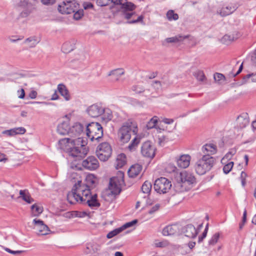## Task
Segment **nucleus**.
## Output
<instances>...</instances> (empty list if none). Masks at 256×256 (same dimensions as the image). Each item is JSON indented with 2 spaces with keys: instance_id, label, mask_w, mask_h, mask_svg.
<instances>
[{
  "instance_id": "16",
  "label": "nucleus",
  "mask_w": 256,
  "mask_h": 256,
  "mask_svg": "<svg viewBox=\"0 0 256 256\" xmlns=\"http://www.w3.org/2000/svg\"><path fill=\"white\" fill-rule=\"evenodd\" d=\"M68 4L60 3L58 8L59 12L62 14H70L74 12L79 8V5L74 4Z\"/></svg>"
},
{
  "instance_id": "6",
  "label": "nucleus",
  "mask_w": 256,
  "mask_h": 256,
  "mask_svg": "<svg viewBox=\"0 0 256 256\" xmlns=\"http://www.w3.org/2000/svg\"><path fill=\"white\" fill-rule=\"evenodd\" d=\"M83 192V197L81 204H86L92 209H96L100 206V203L98 200V195L92 194L90 190H80Z\"/></svg>"
},
{
  "instance_id": "37",
  "label": "nucleus",
  "mask_w": 256,
  "mask_h": 256,
  "mask_svg": "<svg viewBox=\"0 0 256 256\" xmlns=\"http://www.w3.org/2000/svg\"><path fill=\"white\" fill-rule=\"evenodd\" d=\"M188 36H183L182 35H178L173 37L166 38L165 40L168 43H176L182 41L187 38Z\"/></svg>"
},
{
  "instance_id": "48",
  "label": "nucleus",
  "mask_w": 256,
  "mask_h": 256,
  "mask_svg": "<svg viewBox=\"0 0 256 256\" xmlns=\"http://www.w3.org/2000/svg\"><path fill=\"white\" fill-rule=\"evenodd\" d=\"M78 8L74 12V18L76 20H78L82 18L84 15V12L82 10H78Z\"/></svg>"
},
{
  "instance_id": "59",
  "label": "nucleus",
  "mask_w": 256,
  "mask_h": 256,
  "mask_svg": "<svg viewBox=\"0 0 256 256\" xmlns=\"http://www.w3.org/2000/svg\"><path fill=\"white\" fill-rule=\"evenodd\" d=\"M4 250L6 252H7L11 254H20L22 252V251H21V250H10L8 248H5Z\"/></svg>"
},
{
  "instance_id": "2",
  "label": "nucleus",
  "mask_w": 256,
  "mask_h": 256,
  "mask_svg": "<svg viewBox=\"0 0 256 256\" xmlns=\"http://www.w3.org/2000/svg\"><path fill=\"white\" fill-rule=\"evenodd\" d=\"M138 131L136 122L132 119H128L118 130V136L120 142L122 144L128 142L131 138V132L136 134Z\"/></svg>"
},
{
  "instance_id": "63",
  "label": "nucleus",
  "mask_w": 256,
  "mask_h": 256,
  "mask_svg": "<svg viewBox=\"0 0 256 256\" xmlns=\"http://www.w3.org/2000/svg\"><path fill=\"white\" fill-rule=\"evenodd\" d=\"M207 232H203L202 234L198 236V242L200 243L204 238H205L207 235Z\"/></svg>"
},
{
  "instance_id": "4",
  "label": "nucleus",
  "mask_w": 256,
  "mask_h": 256,
  "mask_svg": "<svg viewBox=\"0 0 256 256\" xmlns=\"http://www.w3.org/2000/svg\"><path fill=\"white\" fill-rule=\"evenodd\" d=\"M214 164V158L209 154H204L196 162L194 165L195 171L198 175H204L212 169Z\"/></svg>"
},
{
  "instance_id": "22",
  "label": "nucleus",
  "mask_w": 256,
  "mask_h": 256,
  "mask_svg": "<svg viewBox=\"0 0 256 256\" xmlns=\"http://www.w3.org/2000/svg\"><path fill=\"white\" fill-rule=\"evenodd\" d=\"M26 132V130L24 127H18L4 130L2 134L8 136H14L17 134H23Z\"/></svg>"
},
{
  "instance_id": "35",
  "label": "nucleus",
  "mask_w": 256,
  "mask_h": 256,
  "mask_svg": "<svg viewBox=\"0 0 256 256\" xmlns=\"http://www.w3.org/2000/svg\"><path fill=\"white\" fill-rule=\"evenodd\" d=\"M39 42L40 40L37 37L33 36L26 39L24 44L28 45L30 48H33Z\"/></svg>"
},
{
  "instance_id": "11",
  "label": "nucleus",
  "mask_w": 256,
  "mask_h": 256,
  "mask_svg": "<svg viewBox=\"0 0 256 256\" xmlns=\"http://www.w3.org/2000/svg\"><path fill=\"white\" fill-rule=\"evenodd\" d=\"M202 226L203 224L202 222L200 224L197 228L192 224H188L182 228V232L188 238H194L196 237Z\"/></svg>"
},
{
  "instance_id": "46",
  "label": "nucleus",
  "mask_w": 256,
  "mask_h": 256,
  "mask_svg": "<svg viewBox=\"0 0 256 256\" xmlns=\"http://www.w3.org/2000/svg\"><path fill=\"white\" fill-rule=\"evenodd\" d=\"M72 215L73 217L84 218L88 216V214L86 212L73 211Z\"/></svg>"
},
{
  "instance_id": "62",
  "label": "nucleus",
  "mask_w": 256,
  "mask_h": 256,
  "mask_svg": "<svg viewBox=\"0 0 256 256\" xmlns=\"http://www.w3.org/2000/svg\"><path fill=\"white\" fill-rule=\"evenodd\" d=\"M56 0H40L43 4L50 5L52 4L55 2Z\"/></svg>"
},
{
  "instance_id": "52",
  "label": "nucleus",
  "mask_w": 256,
  "mask_h": 256,
  "mask_svg": "<svg viewBox=\"0 0 256 256\" xmlns=\"http://www.w3.org/2000/svg\"><path fill=\"white\" fill-rule=\"evenodd\" d=\"M137 222H138L137 220H134L131 222L126 223L122 226V227L124 228V230H125L128 228H130V227L133 226L134 224H136Z\"/></svg>"
},
{
  "instance_id": "3",
  "label": "nucleus",
  "mask_w": 256,
  "mask_h": 256,
  "mask_svg": "<svg viewBox=\"0 0 256 256\" xmlns=\"http://www.w3.org/2000/svg\"><path fill=\"white\" fill-rule=\"evenodd\" d=\"M72 146L68 151L70 156L72 157L82 158L88 152L86 147V142L82 137H78L71 140Z\"/></svg>"
},
{
  "instance_id": "27",
  "label": "nucleus",
  "mask_w": 256,
  "mask_h": 256,
  "mask_svg": "<svg viewBox=\"0 0 256 256\" xmlns=\"http://www.w3.org/2000/svg\"><path fill=\"white\" fill-rule=\"evenodd\" d=\"M142 170V166L135 164L130 166L128 170V174L130 178H134L140 174Z\"/></svg>"
},
{
  "instance_id": "9",
  "label": "nucleus",
  "mask_w": 256,
  "mask_h": 256,
  "mask_svg": "<svg viewBox=\"0 0 256 256\" xmlns=\"http://www.w3.org/2000/svg\"><path fill=\"white\" fill-rule=\"evenodd\" d=\"M96 152L100 160L106 162L110 157L112 148L109 143L104 142L97 146Z\"/></svg>"
},
{
  "instance_id": "60",
  "label": "nucleus",
  "mask_w": 256,
  "mask_h": 256,
  "mask_svg": "<svg viewBox=\"0 0 256 256\" xmlns=\"http://www.w3.org/2000/svg\"><path fill=\"white\" fill-rule=\"evenodd\" d=\"M93 6V4L90 2H86L83 4V7L85 10L92 8Z\"/></svg>"
},
{
  "instance_id": "26",
  "label": "nucleus",
  "mask_w": 256,
  "mask_h": 256,
  "mask_svg": "<svg viewBox=\"0 0 256 256\" xmlns=\"http://www.w3.org/2000/svg\"><path fill=\"white\" fill-rule=\"evenodd\" d=\"M240 36L241 34L238 32L234 31L232 32H229L225 34V43L227 44H230Z\"/></svg>"
},
{
  "instance_id": "24",
  "label": "nucleus",
  "mask_w": 256,
  "mask_h": 256,
  "mask_svg": "<svg viewBox=\"0 0 256 256\" xmlns=\"http://www.w3.org/2000/svg\"><path fill=\"white\" fill-rule=\"evenodd\" d=\"M179 228L177 224H172L165 226L162 231L164 236L174 235L178 232Z\"/></svg>"
},
{
  "instance_id": "41",
  "label": "nucleus",
  "mask_w": 256,
  "mask_h": 256,
  "mask_svg": "<svg viewBox=\"0 0 256 256\" xmlns=\"http://www.w3.org/2000/svg\"><path fill=\"white\" fill-rule=\"evenodd\" d=\"M158 117L154 116L147 123L146 127L148 129L154 128L158 122Z\"/></svg>"
},
{
  "instance_id": "29",
  "label": "nucleus",
  "mask_w": 256,
  "mask_h": 256,
  "mask_svg": "<svg viewBox=\"0 0 256 256\" xmlns=\"http://www.w3.org/2000/svg\"><path fill=\"white\" fill-rule=\"evenodd\" d=\"M126 162V157L124 154H120L118 155L115 163L114 166L116 169L121 168Z\"/></svg>"
},
{
  "instance_id": "12",
  "label": "nucleus",
  "mask_w": 256,
  "mask_h": 256,
  "mask_svg": "<svg viewBox=\"0 0 256 256\" xmlns=\"http://www.w3.org/2000/svg\"><path fill=\"white\" fill-rule=\"evenodd\" d=\"M156 148L150 141H146L142 144L141 154L146 158L152 159L156 154Z\"/></svg>"
},
{
  "instance_id": "43",
  "label": "nucleus",
  "mask_w": 256,
  "mask_h": 256,
  "mask_svg": "<svg viewBox=\"0 0 256 256\" xmlns=\"http://www.w3.org/2000/svg\"><path fill=\"white\" fill-rule=\"evenodd\" d=\"M170 243L167 240H162L161 241L156 240L154 246L157 248H165L169 245Z\"/></svg>"
},
{
  "instance_id": "10",
  "label": "nucleus",
  "mask_w": 256,
  "mask_h": 256,
  "mask_svg": "<svg viewBox=\"0 0 256 256\" xmlns=\"http://www.w3.org/2000/svg\"><path fill=\"white\" fill-rule=\"evenodd\" d=\"M172 187L170 181L166 178L161 177L155 180L154 189L156 192L160 194H166Z\"/></svg>"
},
{
  "instance_id": "20",
  "label": "nucleus",
  "mask_w": 256,
  "mask_h": 256,
  "mask_svg": "<svg viewBox=\"0 0 256 256\" xmlns=\"http://www.w3.org/2000/svg\"><path fill=\"white\" fill-rule=\"evenodd\" d=\"M249 123L248 116L247 113L240 114L236 118V126L238 128H242L246 127Z\"/></svg>"
},
{
  "instance_id": "14",
  "label": "nucleus",
  "mask_w": 256,
  "mask_h": 256,
  "mask_svg": "<svg viewBox=\"0 0 256 256\" xmlns=\"http://www.w3.org/2000/svg\"><path fill=\"white\" fill-rule=\"evenodd\" d=\"M33 222L34 224V229L38 234L43 236L48 234L50 230L43 221L35 218L33 220Z\"/></svg>"
},
{
  "instance_id": "40",
  "label": "nucleus",
  "mask_w": 256,
  "mask_h": 256,
  "mask_svg": "<svg viewBox=\"0 0 256 256\" xmlns=\"http://www.w3.org/2000/svg\"><path fill=\"white\" fill-rule=\"evenodd\" d=\"M152 184L150 182H145L142 186V191L143 193L148 194L151 190Z\"/></svg>"
},
{
  "instance_id": "31",
  "label": "nucleus",
  "mask_w": 256,
  "mask_h": 256,
  "mask_svg": "<svg viewBox=\"0 0 256 256\" xmlns=\"http://www.w3.org/2000/svg\"><path fill=\"white\" fill-rule=\"evenodd\" d=\"M103 112H102V120L106 123L112 120V112L110 109L108 108H103Z\"/></svg>"
},
{
  "instance_id": "8",
  "label": "nucleus",
  "mask_w": 256,
  "mask_h": 256,
  "mask_svg": "<svg viewBox=\"0 0 256 256\" xmlns=\"http://www.w3.org/2000/svg\"><path fill=\"white\" fill-rule=\"evenodd\" d=\"M78 184H75L72 189L67 194V200L70 204H74L77 202L80 203L83 197V192L80 190H84V187L78 186Z\"/></svg>"
},
{
  "instance_id": "33",
  "label": "nucleus",
  "mask_w": 256,
  "mask_h": 256,
  "mask_svg": "<svg viewBox=\"0 0 256 256\" xmlns=\"http://www.w3.org/2000/svg\"><path fill=\"white\" fill-rule=\"evenodd\" d=\"M124 74V70L123 68H120L110 71L108 75L109 76H112L114 80L117 81L119 80L120 78Z\"/></svg>"
},
{
  "instance_id": "51",
  "label": "nucleus",
  "mask_w": 256,
  "mask_h": 256,
  "mask_svg": "<svg viewBox=\"0 0 256 256\" xmlns=\"http://www.w3.org/2000/svg\"><path fill=\"white\" fill-rule=\"evenodd\" d=\"M110 0H96V3L98 6H104L108 5L110 4Z\"/></svg>"
},
{
  "instance_id": "36",
  "label": "nucleus",
  "mask_w": 256,
  "mask_h": 256,
  "mask_svg": "<svg viewBox=\"0 0 256 256\" xmlns=\"http://www.w3.org/2000/svg\"><path fill=\"white\" fill-rule=\"evenodd\" d=\"M32 215L33 216H38L43 212V208L38 204H34L31 206Z\"/></svg>"
},
{
  "instance_id": "44",
  "label": "nucleus",
  "mask_w": 256,
  "mask_h": 256,
  "mask_svg": "<svg viewBox=\"0 0 256 256\" xmlns=\"http://www.w3.org/2000/svg\"><path fill=\"white\" fill-rule=\"evenodd\" d=\"M140 142V140L139 138H134L129 144L128 148L130 150H134L135 149V148Z\"/></svg>"
},
{
  "instance_id": "19",
  "label": "nucleus",
  "mask_w": 256,
  "mask_h": 256,
  "mask_svg": "<svg viewBox=\"0 0 256 256\" xmlns=\"http://www.w3.org/2000/svg\"><path fill=\"white\" fill-rule=\"evenodd\" d=\"M86 128V124L83 125L80 122H76L70 127V136L72 137H79L84 132Z\"/></svg>"
},
{
  "instance_id": "45",
  "label": "nucleus",
  "mask_w": 256,
  "mask_h": 256,
  "mask_svg": "<svg viewBox=\"0 0 256 256\" xmlns=\"http://www.w3.org/2000/svg\"><path fill=\"white\" fill-rule=\"evenodd\" d=\"M237 8L236 4L227 6L225 8V15H229L234 12Z\"/></svg>"
},
{
  "instance_id": "25",
  "label": "nucleus",
  "mask_w": 256,
  "mask_h": 256,
  "mask_svg": "<svg viewBox=\"0 0 256 256\" xmlns=\"http://www.w3.org/2000/svg\"><path fill=\"white\" fill-rule=\"evenodd\" d=\"M202 151L204 154H209L210 156L216 152V146L212 143L206 144L202 146Z\"/></svg>"
},
{
  "instance_id": "13",
  "label": "nucleus",
  "mask_w": 256,
  "mask_h": 256,
  "mask_svg": "<svg viewBox=\"0 0 256 256\" xmlns=\"http://www.w3.org/2000/svg\"><path fill=\"white\" fill-rule=\"evenodd\" d=\"M136 8V6L131 2H124L121 6L122 16L128 20H130L136 14L134 12Z\"/></svg>"
},
{
  "instance_id": "61",
  "label": "nucleus",
  "mask_w": 256,
  "mask_h": 256,
  "mask_svg": "<svg viewBox=\"0 0 256 256\" xmlns=\"http://www.w3.org/2000/svg\"><path fill=\"white\" fill-rule=\"evenodd\" d=\"M152 86L157 90H159L161 88V84L160 81H154Z\"/></svg>"
},
{
  "instance_id": "55",
  "label": "nucleus",
  "mask_w": 256,
  "mask_h": 256,
  "mask_svg": "<svg viewBox=\"0 0 256 256\" xmlns=\"http://www.w3.org/2000/svg\"><path fill=\"white\" fill-rule=\"evenodd\" d=\"M224 78V76L220 73H215L214 75V78L216 82H219Z\"/></svg>"
},
{
  "instance_id": "23",
  "label": "nucleus",
  "mask_w": 256,
  "mask_h": 256,
  "mask_svg": "<svg viewBox=\"0 0 256 256\" xmlns=\"http://www.w3.org/2000/svg\"><path fill=\"white\" fill-rule=\"evenodd\" d=\"M70 122L68 120L64 121L60 124L57 127V132L61 135L70 134Z\"/></svg>"
},
{
  "instance_id": "34",
  "label": "nucleus",
  "mask_w": 256,
  "mask_h": 256,
  "mask_svg": "<svg viewBox=\"0 0 256 256\" xmlns=\"http://www.w3.org/2000/svg\"><path fill=\"white\" fill-rule=\"evenodd\" d=\"M256 82V72L249 74L242 78V84H244L248 82Z\"/></svg>"
},
{
  "instance_id": "58",
  "label": "nucleus",
  "mask_w": 256,
  "mask_h": 256,
  "mask_svg": "<svg viewBox=\"0 0 256 256\" xmlns=\"http://www.w3.org/2000/svg\"><path fill=\"white\" fill-rule=\"evenodd\" d=\"M236 150L234 149L231 150L229 152H228L226 155L225 158L228 159H230L232 156L236 154Z\"/></svg>"
},
{
  "instance_id": "42",
  "label": "nucleus",
  "mask_w": 256,
  "mask_h": 256,
  "mask_svg": "<svg viewBox=\"0 0 256 256\" xmlns=\"http://www.w3.org/2000/svg\"><path fill=\"white\" fill-rule=\"evenodd\" d=\"M220 234L219 232H216L214 234L209 240L208 244L210 246L214 245L220 238Z\"/></svg>"
},
{
  "instance_id": "38",
  "label": "nucleus",
  "mask_w": 256,
  "mask_h": 256,
  "mask_svg": "<svg viewBox=\"0 0 256 256\" xmlns=\"http://www.w3.org/2000/svg\"><path fill=\"white\" fill-rule=\"evenodd\" d=\"M74 43L71 42H66L62 46V49L64 52L68 53L74 48Z\"/></svg>"
},
{
  "instance_id": "47",
  "label": "nucleus",
  "mask_w": 256,
  "mask_h": 256,
  "mask_svg": "<svg viewBox=\"0 0 256 256\" xmlns=\"http://www.w3.org/2000/svg\"><path fill=\"white\" fill-rule=\"evenodd\" d=\"M122 0H110V2L112 3V5L110 6V9L112 13L114 12L113 10V8L115 6H120V7L122 6V5L124 4L122 3Z\"/></svg>"
},
{
  "instance_id": "39",
  "label": "nucleus",
  "mask_w": 256,
  "mask_h": 256,
  "mask_svg": "<svg viewBox=\"0 0 256 256\" xmlns=\"http://www.w3.org/2000/svg\"><path fill=\"white\" fill-rule=\"evenodd\" d=\"M166 16L169 21L176 20L178 19V15L176 13H174L173 10H168Z\"/></svg>"
},
{
  "instance_id": "18",
  "label": "nucleus",
  "mask_w": 256,
  "mask_h": 256,
  "mask_svg": "<svg viewBox=\"0 0 256 256\" xmlns=\"http://www.w3.org/2000/svg\"><path fill=\"white\" fill-rule=\"evenodd\" d=\"M104 106L100 104H96L90 106L87 109L89 116L92 118H96L102 115Z\"/></svg>"
},
{
  "instance_id": "21",
  "label": "nucleus",
  "mask_w": 256,
  "mask_h": 256,
  "mask_svg": "<svg viewBox=\"0 0 256 256\" xmlns=\"http://www.w3.org/2000/svg\"><path fill=\"white\" fill-rule=\"evenodd\" d=\"M190 160L191 157L189 154H182L177 158V164L180 168H186L190 166Z\"/></svg>"
},
{
  "instance_id": "1",
  "label": "nucleus",
  "mask_w": 256,
  "mask_h": 256,
  "mask_svg": "<svg viewBox=\"0 0 256 256\" xmlns=\"http://www.w3.org/2000/svg\"><path fill=\"white\" fill-rule=\"evenodd\" d=\"M175 180L176 182L174 184V188L178 192L188 190L196 183V178L194 175L186 171L176 173Z\"/></svg>"
},
{
  "instance_id": "28",
  "label": "nucleus",
  "mask_w": 256,
  "mask_h": 256,
  "mask_svg": "<svg viewBox=\"0 0 256 256\" xmlns=\"http://www.w3.org/2000/svg\"><path fill=\"white\" fill-rule=\"evenodd\" d=\"M57 90L66 100L68 101L70 100L71 98L68 90L64 84H58V85Z\"/></svg>"
},
{
  "instance_id": "32",
  "label": "nucleus",
  "mask_w": 256,
  "mask_h": 256,
  "mask_svg": "<svg viewBox=\"0 0 256 256\" xmlns=\"http://www.w3.org/2000/svg\"><path fill=\"white\" fill-rule=\"evenodd\" d=\"M20 198L28 204H31L34 202V200L31 197L28 190H20Z\"/></svg>"
},
{
  "instance_id": "56",
  "label": "nucleus",
  "mask_w": 256,
  "mask_h": 256,
  "mask_svg": "<svg viewBox=\"0 0 256 256\" xmlns=\"http://www.w3.org/2000/svg\"><path fill=\"white\" fill-rule=\"evenodd\" d=\"M18 98L20 99H23L25 96V92L23 88H21L17 91Z\"/></svg>"
},
{
  "instance_id": "15",
  "label": "nucleus",
  "mask_w": 256,
  "mask_h": 256,
  "mask_svg": "<svg viewBox=\"0 0 256 256\" xmlns=\"http://www.w3.org/2000/svg\"><path fill=\"white\" fill-rule=\"evenodd\" d=\"M82 166L87 170H92L99 166V162L94 156H90L82 161Z\"/></svg>"
},
{
  "instance_id": "57",
  "label": "nucleus",
  "mask_w": 256,
  "mask_h": 256,
  "mask_svg": "<svg viewBox=\"0 0 256 256\" xmlns=\"http://www.w3.org/2000/svg\"><path fill=\"white\" fill-rule=\"evenodd\" d=\"M160 208V204H156L152 207L150 210L148 211V213L150 214H152L154 212H156Z\"/></svg>"
},
{
  "instance_id": "53",
  "label": "nucleus",
  "mask_w": 256,
  "mask_h": 256,
  "mask_svg": "<svg viewBox=\"0 0 256 256\" xmlns=\"http://www.w3.org/2000/svg\"><path fill=\"white\" fill-rule=\"evenodd\" d=\"M234 166V162H230L225 164V174L228 173L232 169Z\"/></svg>"
},
{
  "instance_id": "30",
  "label": "nucleus",
  "mask_w": 256,
  "mask_h": 256,
  "mask_svg": "<svg viewBox=\"0 0 256 256\" xmlns=\"http://www.w3.org/2000/svg\"><path fill=\"white\" fill-rule=\"evenodd\" d=\"M74 139L64 138L58 141V146L60 149L68 151L72 146L71 140Z\"/></svg>"
},
{
  "instance_id": "54",
  "label": "nucleus",
  "mask_w": 256,
  "mask_h": 256,
  "mask_svg": "<svg viewBox=\"0 0 256 256\" xmlns=\"http://www.w3.org/2000/svg\"><path fill=\"white\" fill-rule=\"evenodd\" d=\"M247 177V174L244 172H242L240 175V179H241V182L242 184L243 187H244L246 186V178Z\"/></svg>"
},
{
  "instance_id": "5",
  "label": "nucleus",
  "mask_w": 256,
  "mask_h": 256,
  "mask_svg": "<svg viewBox=\"0 0 256 256\" xmlns=\"http://www.w3.org/2000/svg\"><path fill=\"white\" fill-rule=\"evenodd\" d=\"M86 136L90 141L99 142L103 136V130L102 126L98 122H91L86 125Z\"/></svg>"
},
{
  "instance_id": "49",
  "label": "nucleus",
  "mask_w": 256,
  "mask_h": 256,
  "mask_svg": "<svg viewBox=\"0 0 256 256\" xmlns=\"http://www.w3.org/2000/svg\"><path fill=\"white\" fill-rule=\"evenodd\" d=\"M194 76L199 81L202 82L205 78V76L203 72L200 70H198L196 72L194 73Z\"/></svg>"
},
{
  "instance_id": "7",
  "label": "nucleus",
  "mask_w": 256,
  "mask_h": 256,
  "mask_svg": "<svg viewBox=\"0 0 256 256\" xmlns=\"http://www.w3.org/2000/svg\"><path fill=\"white\" fill-rule=\"evenodd\" d=\"M124 184V174L119 172L117 176L110 179L109 189L113 194H118L120 193L122 186Z\"/></svg>"
},
{
  "instance_id": "17",
  "label": "nucleus",
  "mask_w": 256,
  "mask_h": 256,
  "mask_svg": "<svg viewBox=\"0 0 256 256\" xmlns=\"http://www.w3.org/2000/svg\"><path fill=\"white\" fill-rule=\"evenodd\" d=\"M96 180V178L94 174H88L85 178V184H82L81 180H78L76 184H78V186L84 187L86 190H90L92 188Z\"/></svg>"
},
{
  "instance_id": "64",
  "label": "nucleus",
  "mask_w": 256,
  "mask_h": 256,
  "mask_svg": "<svg viewBox=\"0 0 256 256\" xmlns=\"http://www.w3.org/2000/svg\"><path fill=\"white\" fill-rule=\"evenodd\" d=\"M251 60L254 64H256V49L252 55Z\"/></svg>"
},
{
  "instance_id": "50",
  "label": "nucleus",
  "mask_w": 256,
  "mask_h": 256,
  "mask_svg": "<svg viewBox=\"0 0 256 256\" xmlns=\"http://www.w3.org/2000/svg\"><path fill=\"white\" fill-rule=\"evenodd\" d=\"M144 16L142 15H140L138 17V18L136 20H129L128 22V23L130 24H136L138 22H140L142 24H144Z\"/></svg>"
}]
</instances>
